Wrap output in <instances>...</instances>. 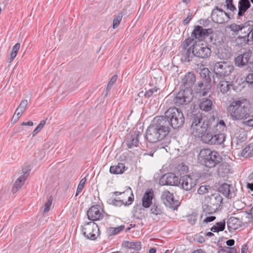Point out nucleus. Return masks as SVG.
I'll return each mask as SVG.
<instances>
[{"label": "nucleus", "instance_id": "obj_1", "mask_svg": "<svg viewBox=\"0 0 253 253\" xmlns=\"http://www.w3.org/2000/svg\"><path fill=\"white\" fill-rule=\"evenodd\" d=\"M182 55L185 61L189 62L194 56L207 59L211 53L210 45L207 43L194 41L192 38H186L181 44Z\"/></svg>", "mask_w": 253, "mask_h": 253}, {"label": "nucleus", "instance_id": "obj_2", "mask_svg": "<svg viewBox=\"0 0 253 253\" xmlns=\"http://www.w3.org/2000/svg\"><path fill=\"white\" fill-rule=\"evenodd\" d=\"M170 128L169 123L161 116L154 118L152 124L148 127L146 138L150 143H155L162 140L169 133Z\"/></svg>", "mask_w": 253, "mask_h": 253}, {"label": "nucleus", "instance_id": "obj_3", "mask_svg": "<svg viewBox=\"0 0 253 253\" xmlns=\"http://www.w3.org/2000/svg\"><path fill=\"white\" fill-rule=\"evenodd\" d=\"M210 121L206 115L201 113L194 115L192 119L190 130L192 134L196 137L207 132L210 127Z\"/></svg>", "mask_w": 253, "mask_h": 253}, {"label": "nucleus", "instance_id": "obj_4", "mask_svg": "<svg viewBox=\"0 0 253 253\" xmlns=\"http://www.w3.org/2000/svg\"><path fill=\"white\" fill-rule=\"evenodd\" d=\"M245 102L246 100H235L230 103L229 110L233 120H245L249 117V109Z\"/></svg>", "mask_w": 253, "mask_h": 253}, {"label": "nucleus", "instance_id": "obj_5", "mask_svg": "<svg viewBox=\"0 0 253 253\" xmlns=\"http://www.w3.org/2000/svg\"><path fill=\"white\" fill-rule=\"evenodd\" d=\"M164 118L169 123V127L171 126L175 129L181 127L184 122L185 118L182 111L176 107L169 108L165 113Z\"/></svg>", "mask_w": 253, "mask_h": 253}, {"label": "nucleus", "instance_id": "obj_6", "mask_svg": "<svg viewBox=\"0 0 253 253\" xmlns=\"http://www.w3.org/2000/svg\"><path fill=\"white\" fill-rule=\"evenodd\" d=\"M199 158L205 166L209 168H213L221 161L222 158L215 151L210 149H203L199 153Z\"/></svg>", "mask_w": 253, "mask_h": 253}, {"label": "nucleus", "instance_id": "obj_7", "mask_svg": "<svg viewBox=\"0 0 253 253\" xmlns=\"http://www.w3.org/2000/svg\"><path fill=\"white\" fill-rule=\"evenodd\" d=\"M82 232L84 236L87 239L95 240L100 235V231L98 225L94 222L90 221L82 226Z\"/></svg>", "mask_w": 253, "mask_h": 253}, {"label": "nucleus", "instance_id": "obj_8", "mask_svg": "<svg viewBox=\"0 0 253 253\" xmlns=\"http://www.w3.org/2000/svg\"><path fill=\"white\" fill-rule=\"evenodd\" d=\"M213 71L217 77L223 78L230 75L234 66L226 62H217L213 65Z\"/></svg>", "mask_w": 253, "mask_h": 253}, {"label": "nucleus", "instance_id": "obj_9", "mask_svg": "<svg viewBox=\"0 0 253 253\" xmlns=\"http://www.w3.org/2000/svg\"><path fill=\"white\" fill-rule=\"evenodd\" d=\"M87 218L94 222L102 219L105 216V211L99 205L92 206L87 211Z\"/></svg>", "mask_w": 253, "mask_h": 253}, {"label": "nucleus", "instance_id": "obj_10", "mask_svg": "<svg viewBox=\"0 0 253 253\" xmlns=\"http://www.w3.org/2000/svg\"><path fill=\"white\" fill-rule=\"evenodd\" d=\"M211 17L212 21L217 24L225 23L230 19L229 14L217 6L213 9Z\"/></svg>", "mask_w": 253, "mask_h": 253}, {"label": "nucleus", "instance_id": "obj_11", "mask_svg": "<svg viewBox=\"0 0 253 253\" xmlns=\"http://www.w3.org/2000/svg\"><path fill=\"white\" fill-rule=\"evenodd\" d=\"M197 179L193 176L185 175L179 179V184L183 189L186 191H190L195 187L197 183Z\"/></svg>", "mask_w": 253, "mask_h": 253}, {"label": "nucleus", "instance_id": "obj_12", "mask_svg": "<svg viewBox=\"0 0 253 253\" xmlns=\"http://www.w3.org/2000/svg\"><path fill=\"white\" fill-rule=\"evenodd\" d=\"M210 30L204 29L199 25L195 26L191 33V37L188 38H192L194 41L201 42L209 35V31Z\"/></svg>", "mask_w": 253, "mask_h": 253}, {"label": "nucleus", "instance_id": "obj_13", "mask_svg": "<svg viewBox=\"0 0 253 253\" xmlns=\"http://www.w3.org/2000/svg\"><path fill=\"white\" fill-rule=\"evenodd\" d=\"M179 179L173 173H167L160 178L159 183L161 185H178L179 183Z\"/></svg>", "mask_w": 253, "mask_h": 253}, {"label": "nucleus", "instance_id": "obj_14", "mask_svg": "<svg viewBox=\"0 0 253 253\" xmlns=\"http://www.w3.org/2000/svg\"><path fill=\"white\" fill-rule=\"evenodd\" d=\"M218 191L228 199H231L236 196V190L231 184L223 183L219 187Z\"/></svg>", "mask_w": 253, "mask_h": 253}, {"label": "nucleus", "instance_id": "obj_15", "mask_svg": "<svg viewBox=\"0 0 253 253\" xmlns=\"http://www.w3.org/2000/svg\"><path fill=\"white\" fill-rule=\"evenodd\" d=\"M190 101L191 99L186 96L184 90L179 91L173 99V103L177 106L186 104Z\"/></svg>", "mask_w": 253, "mask_h": 253}, {"label": "nucleus", "instance_id": "obj_16", "mask_svg": "<svg viewBox=\"0 0 253 253\" xmlns=\"http://www.w3.org/2000/svg\"><path fill=\"white\" fill-rule=\"evenodd\" d=\"M154 191L151 189H147L144 193L142 199V206L145 208H149L152 204V200L154 198Z\"/></svg>", "mask_w": 253, "mask_h": 253}, {"label": "nucleus", "instance_id": "obj_17", "mask_svg": "<svg viewBox=\"0 0 253 253\" xmlns=\"http://www.w3.org/2000/svg\"><path fill=\"white\" fill-rule=\"evenodd\" d=\"M139 132H134L132 133L128 134L126 137V143L127 147L131 149L138 146L139 144Z\"/></svg>", "mask_w": 253, "mask_h": 253}, {"label": "nucleus", "instance_id": "obj_18", "mask_svg": "<svg viewBox=\"0 0 253 253\" xmlns=\"http://www.w3.org/2000/svg\"><path fill=\"white\" fill-rule=\"evenodd\" d=\"M251 55L252 52L248 51L238 55L235 60L236 65L239 67L247 65L250 60Z\"/></svg>", "mask_w": 253, "mask_h": 253}, {"label": "nucleus", "instance_id": "obj_19", "mask_svg": "<svg viewBox=\"0 0 253 253\" xmlns=\"http://www.w3.org/2000/svg\"><path fill=\"white\" fill-rule=\"evenodd\" d=\"M222 201V198L219 194H213L207 199L208 205L211 206L213 209L220 207Z\"/></svg>", "mask_w": 253, "mask_h": 253}, {"label": "nucleus", "instance_id": "obj_20", "mask_svg": "<svg viewBox=\"0 0 253 253\" xmlns=\"http://www.w3.org/2000/svg\"><path fill=\"white\" fill-rule=\"evenodd\" d=\"M250 6L251 3L249 0H239L238 1V16L240 17L244 15Z\"/></svg>", "mask_w": 253, "mask_h": 253}, {"label": "nucleus", "instance_id": "obj_21", "mask_svg": "<svg viewBox=\"0 0 253 253\" xmlns=\"http://www.w3.org/2000/svg\"><path fill=\"white\" fill-rule=\"evenodd\" d=\"M28 175V173H25L24 174L19 176L15 181L12 188V192L13 193L17 192L22 187Z\"/></svg>", "mask_w": 253, "mask_h": 253}, {"label": "nucleus", "instance_id": "obj_22", "mask_svg": "<svg viewBox=\"0 0 253 253\" xmlns=\"http://www.w3.org/2000/svg\"><path fill=\"white\" fill-rule=\"evenodd\" d=\"M133 194L132 192H130V196L128 197L127 202H124L123 200H117L116 199H110V204H112L115 206L121 207L123 205H129L131 204L132 202L133 201Z\"/></svg>", "mask_w": 253, "mask_h": 253}, {"label": "nucleus", "instance_id": "obj_23", "mask_svg": "<svg viewBox=\"0 0 253 253\" xmlns=\"http://www.w3.org/2000/svg\"><path fill=\"white\" fill-rule=\"evenodd\" d=\"M162 199L165 204L173 206L174 205V198L173 194L170 193L168 190L163 192Z\"/></svg>", "mask_w": 253, "mask_h": 253}, {"label": "nucleus", "instance_id": "obj_24", "mask_svg": "<svg viewBox=\"0 0 253 253\" xmlns=\"http://www.w3.org/2000/svg\"><path fill=\"white\" fill-rule=\"evenodd\" d=\"M213 106L212 102L210 99L203 98L199 104L201 110L205 112L210 111Z\"/></svg>", "mask_w": 253, "mask_h": 253}, {"label": "nucleus", "instance_id": "obj_25", "mask_svg": "<svg viewBox=\"0 0 253 253\" xmlns=\"http://www.w3.org/2000/svg\"><path fill=\"white\" fill-rule=\"evenodd\" d=\"M126 170V166L123 163H118V165L111 166L110 168V172L115 174H122Z\"/></svg>", "mask_w": 253, "mask_h": 253}, {"label": "nucleus", "instance_id": "obj_26", "mask_svg": "<svg viewBox=\"0 0 253 253\" xmlns=\"http://www.w3.org/2000/svg\"><path fill=\"white\" fill-rule=\"evenodd\" d=\"M195 81V75L192 73H188L182 79V83L184 85L190 86L194 84Z\"/></svg>", "mask_w": 253, "mask_h": 253}, {"label": "nucleus", "instance_id": "obj_27", "mask_svg": "<svg viewBox=\"0 0 253 253\" xmlns=\"http://www.w3.org/2000/svg\"><path fill=\"white\" fill-rule=\"evenodd\" d=\"M227 225L229 229L236 230L240 226L239 219L238 218L232 216L228 219Z\"/></svg>", "mask_w": 253, "mask_h": 253}, {"label": "nucleus", "instance_id": "obj_28", "mask_svg": "<svg viewBox=\"0 0 253 253\" xmlns=\"http://www.w3.org/2000/svg\"><path fill=\"white\" fill-rule=\"evenodd\" d=\"M225 139V134L224 133H218L216 134L213 135L212 138V145H220L222 144Z\"/></svg>", "mask_w": 253, "mask_h": 253}, {"label": "nucleus", "instance_id": "obj_29", "mask_svg": "<svg viewBox=\"0 0 253 253\" xmlns=\"http://www.w3.org/2000/svg\"><path fill=\"white\" fill-rule=\"evenodd\" d=\"M213 135L211 133L205 132L203 133L201 135L197 136L196 137H200L201 140L205 143L212 145L211 142H212Z\"/></svg>", "mask_w": 253, "mask_h": 253}, {"label": "nucleus", "instance_id": "obj_30", "mask_svg": "<svg viewBox=\"0 0 253 253\" xmlns=\"http://www.w3.org/2000/svg\"><path fill=\"white\" fill-rule=\"evenodd\" d=\"M241 155L244 157H253V143L248 145L242 150Z\"/></svg>", "mask_w": 253, "mask_h": 253}, {"label": "nucleus", "instance_id": "obj_31", "mask_svg": "<svg viewBox=\"0 0 253 253\" xmlns=\"http://www.w3.org/2000/svg\"><path fill=\"white\" fill-rule=\"evenodd\" d=\"M231 85L229 82L221 81L218 84L217 88L224 94L226 93L229 90Z\"/></svg>", "mask_w": 253, "mask_h": 253}, {"label": "nucleus", "instance_id": "obj_32", "mask_svg": "<svg viewBox=\"0 0 253 253\" xmlns=\"http://www.w3.org/2000/svg\"><path fill=\"white\" fill-rule=\"evenodd\" d=\"M231 55V52L228 49L220 48L218 49V57L221 59H228Z\"/></svg>", "mask_w": 253, "mask_h": 253}, {"label": "nucleus", "instance_id": "obj_33", "mask_svg": "<svg viewBox=\"0 0 253 253\" xmlns=\"http://www.w3.org/2000/svg\"><path fill=\"white\" fill-rule=\"evenodd\" d=\"M124 229V225H120L116 227H110L107 228V233L110 236L116 235L122 231Z\"/></svg>", "mask_w": 253, "mask_h": 253}, {"label": "nucleus", "instance_id": "obj_34", "mask_svg": "<svg viewBox=\"0 0 253 253\" xmlns=\"http://www.w3.org/2000/svg\"><path fill=\"white\" fill-rule=\"evenodd\" d=\"M248 28L247 26H245L244 24H236L235 23H232L229 26V28L234 33H238L240 31L244 30V32H246L245 30Z\"/></svg>", "mask_w": 253, "mask_h": 253}, {"label": "nucleus", "instance_id": "obj_35", "mask_svg": "<svg viewBox=\"0 0 253 253\" xmlns=\"http://www.w3.org/2000/svg\"><path fill=\"white\" fill-rule=\"evenodd\" d=\"M215 130L218 133H223L226 130V126L224 121L219 120L215 126Z\"/></svg>", "mask_w": 253, "mask_h": 253}, {"label": "nucleus", "instance_id": "obj_36", "mask_svg": "<svg viewBox=\"0 0 253 253\" xmlns=\"http://www.w3.org/2000/svg\"><path fill=\"white\" fill-rule=\"evenodd\" d=\"M20 44L19 43H16L12 48V50L11 53L10 54V56L9 59V62H11L14 58L16 57L17 53L20 49Z\"/></svg>", "mask_w": 253, "mask_h": 253}, {"label": "nucleus", "instance_id": "obj_37", "mask_svg": "<svg viewBox=\"0 0 253 253\" xmlns=\"http://www.w3.org/2000/svg\"><path fill=\"white\" fill-rule=\"evenodd\" d=\"M126 246L128 248L136 251L139 250L141 248L140 242H127Z\"/></svg>", "mask_w": 253, "mask_h": 253}, {"label": "nucleus", "instance_id": "obj_38", "mask_svg": "<svg viewBox=\"0 0 253 253\" xmlns=\"http://www.w3.org/2000/svg\"><path fill=\"white\" fill-rule=\"evenodd\" d=\"M248 34L244 36L245 38H247V43L252 44L253 43V28L248 27Z\"/></svg>", "mask_w": 253, "mask_h": 253}, {"label": "nucleus", "instance_id": "obj_39", "mask_svg": "<svg viewBox=\"0 0 253 253\" xmlns=\"http://www.w3.org/2000/svg\"><path fill=\"white\" fill-rule=\"evenodd\" d=\"M86 177L83 178L80 181V183L78 186L77 189L76 191L75 196H77L81 192L84 187V186L86 183Z\"/></svg>", "mask_w": 253, "mask_h": 253}, {"label": "nucleus", "instance_id": "obj_40", "mask_svg": "<svg viewBox=\"0 0 253 253\" xmlns=\"http://www.w3.org/2000/svg\"><path fill=\"white\" fill-rule=\"evenodd\" d=\"M123 15L121 13L118 14L113 20V28H117L122 21Z\"/></svg>", "mask_w": 253, "mask_h": 253}, {"label": "nucleus", "instance_id": "obj_41", "mask_svg": "<svg viewBox=\"0 0 253 253\" xmlns=\"http://www.w3.org/2000/svg\"><path fill=\"white\" fill-rule=\"evenodd\" d=\"M198 214L193 212L192 214L187 216V220L191 225H193L197 220Z\"/></svg>", "mask_w": 253, "mask_h": 253}, {"label": "nucleus", "instance_id": "obj_42", "mask_svg": "<svg viewBox=\"0 0 253 253\" xmlns=\"http://www.w3.org/2000/svg\"><path fill=\"white\" fill-rule=\"evenodd\" d=\"M204 211L206 213L209 214H212L215 212L217 211V209H214L212 208L211 206L208 205V203L205 204L203 207Z\"/></svg>", "mask_w": 253, "mask_h": 253}, {"label": "nucleus", "instance_id": "obj_43", "mask_svg": "<svg viewBox=\"0 0 253 253\" xmlns=\"http://www.w3.org/2000/svg\"><path fill=\"white\" fill-rule=\"evenodd\" d=\"M23 113V112L19 111L16 109L11 119V122H13V123H16L19 120V119L20 118V117L22 116Z\"/></svg>", "mask_w": 253, "mask_h": 253}, {"label": "nucleus", "instance_id": "obj_44", "mask_svg": "<svg viewBox=\"0 0 253 253\" xmlns=\"http://www.w3.org/2000/svg\"><path fill=\"white\" fill-rule=\"evenodd\" d=\"M225 6L227 8L232 12L236 11L237 8L233 4V0H225Z\"/></svg>", "mask_w": 253, "mask_h": 253}, {"label": "nucleus", "instance_id": "obj_45", "mask_svg": "<svg viewBox=\"0 0 253 253\" xmlns=\"http://www.w3.org/2000/svg\"><path fill=\"white\" fill-rule=\"evenodd\" d=\"M210 71L208 68H204L201 70L200 75L202 78H205L206 80L208 81L210 79Z\"/></svg>", "mask_w": 253, "mask_h": 253}, {"label": "nucleus", "instance_id": "obj_46", "mask_svg": "<svg viewBox=\"0 0 253 253\" xmlns=\"http://www.w3.org/2000/svg\"><path fill=\"white\" fill-rule=\"evenodd\" d=\"M28 105V101L27 100H22L19 106H18L17 109L19 111H20L24 113L25 110H26L27 106Z\"/></svg>", "mask_w": 253, "mask_h": 253}, {"label": "nucleus", "instance_id": "obj_47", "mask_svg": "<svg viewBox=\"0 0 253 253\" xmlns=\"http://www.w3.org/2000/svg\"><path fill=\"white\" fill-rule=\"evenodd\" d=\"M52 198L51 197H50L47 201H46V203L44 205V209H43V212H47L49 211L50 207L52 204Z\"/></svg>", "mask_w": 253, "mask_h": 253}, {"label": "nucleus", "instance_id": "obj_48", "mask_svg": "<svg viewBox=\"0 0 253 253\" xmlns=\"http://www.w3.org/2000/svg\"><path fill=\"white\" fill-rule=\"evenodd\" d=\"M222 251L226 253H238L237 249L235 247H224Z\"/></svg>", "mask_w": 253, "mask_h": 253}, {"label": "nucleus", "instance_id": "obj_49", "mask_svg": "<svg viewBox=\"0 0 253 253\" xmlns=\"http://www.w3.org/2000/svg\"><path fill=\"white\" fill-rule=\"evenodd\" d=\"M246 82L250 87H253V73H250L247 76Z\"/></svg>", "mask_w": 253, "mask_h": 253}, {"label": "nucleus", "instance_id": "obj_50", "mask_svg": "<svg viewBox=\"0 0 253 253\" xmlns=\"http://www.w3.org/2000/svg\"><path fill=\"white\" fill-rule=\"evenodd\" d=\"M151 212L154 214L158 215L161 213V210L160 208H158L157 206L154 205L151 209Z\"/></svg>", "mask_w": 253, "mask_h": 253}, {"label": "nucleus", "instance_id": "obj_51", "mask_svg": "<svg viewBox=\"0 0 253 253\" xmlns=\"http://www.w3.org/2000/svg\"><path fill=\"white\" fill-rule=\"evenodd\" d=\"M219 231H222L224 230L225 227V222L224 221L218 222L215 224Z\"/></svg>", "mask_w": 253, "mask_h": 253}, {"label": "nucleus", "instance_id": "obj_52", "mask_svg": "<svg viewBox=\"0 0 253 253\" xmlns=\"http://www.w3.org/2000/svg\"><path fill=\"white\" fill-rule=\"evenodd\" d=\"M247 218L249 222H253V207L248 211H246Z\"/></svg>", "mask_w": 253, "mask_h": 253}, {"label": "nucleus", "instance_id": "obj_53", "mask_svg": "<svg viewBox=\"0 0 253 253\" xmlns=\"http://www.w3.org/2000/svg\"><path fill=\"white\" fill-rule=\"evenodd\" d=\"M117 79V76L114 75L113 76L111 80H110L109 82L108 83V85H107V89H110L112 87V86L114 84V83H116Z\"/></svg>", "mask_w": 253, "mask_h": 253}, {"label": "nucleus", "instance_id": "obj_54", "mask_svg": "<svg viewBox=\"0 0 253 253\" xmlns=\"http://www.w3.org/2000/svg\"><path fill=\"white\" fill-rule=\"evenodd\" d=\"M208 192V188L207 186H201L198 189V194L202 195Z\"/></svg>", "mask_w": 253, "mask_h": 253}, {"label": "nucleus", "instance_id": "obj_55", "mask_svg": "<svg viewBox=\"0 0 253 253\" xmlns=\"http://www.w3.org/2000/svg\"><path fill=\"white\" fill-rule=\"evenodd\" d=\"M203 85V84L202 83H199L198 84V87L201 88ZM201 88L199 89V92L203 96H206L207 94V92L208 91V89L203 88L201 91H200Z\"/></svg>", "mask_w": 253, "mask_h": 253}, {"label": "nucleus", "instance_id": "obj_56", "mask_svg": "<svg viewBox=\"0 0 253 253\" xmlns=\"http://www.w3.org/2000/svg\"><path fill=\"white\" fill-rule=\"evenodd\" d=\"M244 124L250 127H253V115L251 116V118L244 122Z\"/></svg>", "mask_w": 253, "mask_h": 253}, {"label": "nucleus", "instance_id": "obj_57", "mask_svg": "<svg viewBox=\"0 0 253 253\" xmlns=\"http://www.w3.org/2000/svg\"><path fill=\"white\" fill-rule=\"evenodd\" d=\"M215 219V217L214 216H208L204 219V222L206 223H208L209 222L213 221Z\"/></svg>", "mask_w": 253, "mask_h": 253}, {"label": "nucleus", "instance_id": "obj_58", "mask_svg": "<svg viewBox=\"0 0 253 253\" xmlns=\"http://www.w3.org/2000/svg\"><path fill=\"white\" fill-rule=\"evenodd\" d=\"M129 190H126V191L125 192H114L113 193V195L116 196H117L119 195H121V194H123L124 195H126V196H128L129 195Z\"/></svg>", "mask_w": 253, "mask_h": 253}, {"label": "nucleus", "instance_id": "obj_59", "mask_svg": "<svg viewBox=\"0 0 253 253\" xmlns=\"http://www.w3.org/2000/svg\"><path fill=\"white\" fill-rule=\"evenodd\" d=\"M235 244V241L233 239H229L226 241V244L228 247H231L234 246Z\"/></svg>", "mask_w": 253, "mask_h": 253}, {"label": "nucleus", "instance_id": "obj_60", "mask_svg": "<svg viewBox=\"0 0 253 253\" xmlns=\"http://www.w3.org/2000/svg\"><path fill=\"white\" fill-rule=\"evenodd\" d=\"M195 239L199 243H202L205 241L204 238L200 235H196Z\"/></svg>", "mask_w": 253, "mask_h": 253}, {"label": "nucleus", "instance_id": "obj_61", "mask_svg": "<svg viewBox=\"0 0 253 253\" xmlns=\"http://www.w3.org/2000/svg\"><path fill=\"white\" fill-rule=\"evenodd\" d=\"M46 123V120H42V121L39 124V125L37 126V127H39V128L40 129V130H41V129L43 128V127L44 126V125Z\"/></svg>", "mask_w": 253, "mask_h": 253}, {"label": "nucleus", "instance_id": "obj_62", "mask_svg": "<svg viewBox=\"0 0 253 253\" xmlns=\"http://www.w3.org/2000/svg\"><path fill=\"white\" fill-rule=\"evenodd\" d=\"M22 126H32L33 125V122L32 121H29L28 122H23L21 124Z\"/></svg>", "mask_w": 253, "mask_h": 253}, {"label": "nucleus", "instance_id": "obj_63", "mask_svg": "<svg viewBox=\"0 0 253 253\" xmlns=\"http://www.w3.org/2000/svg\"><path fill=\"white\" fill-rule=\"evenodd\" d=\"M211 230L212 231V232H219V231H218V229L217 228V227H216L215 226V225H213L211 228Z\"/></svg>", "mask_w": 253, "mask_h": 253}, {"label": "nucleus", "instance_id": "obj_64", "mask_svg": "<svg viewBox=\"0 0 253 253\" xmlns=\"http://www.w3.org/2000/svg\"><path fill=\"white\" fill-rule=\"evenodd\" d=\"M152 95V93H151V91L149 90H147L144 93V96L148 98L151 97Z\"/></svg>", "mask_w": 253, "mask_h": 253}]
</instances>
